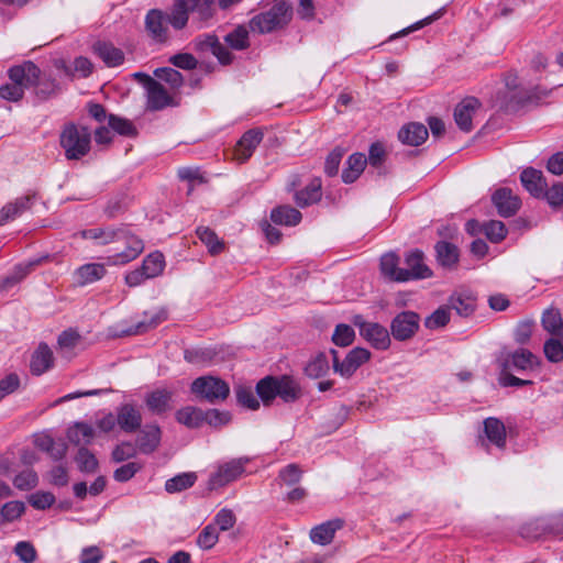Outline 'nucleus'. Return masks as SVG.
Listing matches in <instances>:
<instances>
[{
  "instance_id": "58",
  "label": "nucleus",
  "mask_w": 563,
  "mask_h": 563,
  "mask_svg": "<svg viewBox=\"0 0 563 563\" xmlns=\"http://www.w3.org/2000/svg\"><path fill=\"white\" fill-rule=\"evenodd\" d=\"M543 353L549 362L561 363L563 362V343L556 338H550L543 344Z\"/></svg>"
},
{
  "instance_id": "51",
  "label": "nucleus",
  "mask_w": 563,
  "mask_h": 563,
  "mask_svg": "<svg viewBox=\"0 0 563 563\" xmlns=\"http://www.w3.org/2000/svg\"><path fill=\"white\" fill-rule=\"evenodd\" d=\"M329 368V361L325 353L320 352L308 362L305 367V373L310 378H319L324 376Z\"/></svg>"
},
{
  "instance_id": "16",
  "label": "nucleus",
  "mask_w": 563,
  "mask_h": 563,
  "mask_svg": "<svg viewBox=\"0 0 563 563\" xmlns=\"http://www.w3.org/2000/svg\"><path fill=\"white\" fill-rule=\"evenodd\" d=\"M360 334L376 350H387L390 346V332L377 322L360 324Z\"/></svg>"
},
{
  "instance_id": "37",
  "label": "nucleus",
  "mask_w": 563,
  "mask_h": 563,
  "mask_svg": "<svg viewBox=\"0 0 563 563\" xmlns=\"http://www.w3.org/2000/svg\"><path fill=\"white\" fill-rule=\"evenodd\" d=\"M301 219V212L288 205L278 206L271 211V220L278 225L295 227Z\"/></svg>"
},
{
  "instance_id": "21",
  "label": "nucleus",
  "mask_w": 563,
  "mask_h": 563,
  "mask_svg": "<svg viewBox=\"0 0 563 563\" xmlns=\"http://www.w3.org/2000/svg\"><path fill=\"white\" fill-rule=\"evenodd\" d=\"M49 256L45 255L38 258L30 260L26 263H20L14 266L13 272L1 279L0 282V292H3L16 284H19L21 280H23L33 269L42 264L43 262L48 261Z\"/></svg>"
},
{
  "instance_id": "61",
  "label": "nucleus",
  "mask_w": 563,
  "mask_h": 563,
  "mask_svg": "<svg viewBox=\"0 0 563 563\" xmlns=\"http://www.w3.org/2000/svg\"><path fill=\"white\" fill-rule=\"evenodd\" d=\"M56 498L51 492L37 490L29 497L30 505L37 510H45L51 508Z\"/></svg>"
},
{
  "instance_id": "30",
  "label": "nucleus",
  "mask_w": 563,
  "mask_h": 563,
  "mask_svg": "<svg viewBox=\"0 0 563 563\" xmlns=\"http://www.w3.org/2000/svg\"><path fill=\"white\" fill-rule=\"evenodd\" d=\"M107 274L106 265L102 263H87L74 273L77 285L86 286L102 279Z\"/></svg>"
},
{
  "instance_id": "63",
  "label": "nucleus",
  "mask_w": 563,
  "mask_h": 563,
  "mask_svg": "<svg viewBox=\"0 0 563 563\" xmlns=\"http://www.w3.org/2000/svg\"><path fill=\"white\" fill-rule=\"evenodd\" d=\"M168 63L174 67L184 70H194L198 66L197 58L190 53H177L168 58Z\"/></svg>"
},
{
  "instance_id": "8",
  "label": "nucleus",
  "mask_w": 563,
  "mask_h": 563,
  "mask_svg": "<svg viewBox=\"0 0 563 563\" xmlns=\"http://www.w3.org/2000/svg\"><path fill=\"white\" fill-rule=\"evenodd\" d=\"M247 462L249 459H233L218 465L217 470L209 476L208 488L216 490L239 479L245 472Z\"/></svg>"
},
{
  "instance_id": "49",
  "label": "nucleus",
  "mask_w": 563,
  "mask_h": 563,
  "mask_svg": "<svg viewBox=\"0 0 563 563\" xmlns=\"http://www.w3.org/2000/svg\"><path fill=\"white\" fill-rule=\"evenodd\" d=\"M108 125L109 128L118 133L119 135L126 137H134L137 135V129L133 124V122L126 118H122L117 114H109L108 117Z\"/></svg>"
},
{
  "instance_id": "40",
  "label": "nucleus",
  "mask_w": 563,
  "mask_h": 563,
  "mask_svg": "<svg viewBox=\"0 0 563 563\" xmlns=\"http://www.w3.org/2000/svg\"><path fill=\"white\" fill-rule=\"evenodd\" d=\"M225 44L234 51L247 49L250 43V29L244 24L236 25L224 36Z\"/></svg>"
},
{
  "instance_id": "31",
  "label": "nucleus",
  "mask_w": 563,
  "mask_h": 563,
  "mask_svg": "<svg viewBox=\"0 0 563 563\" xmlns=\"http://www.w3.org/2000/svg\"><path fill=\"white\" fill-rule=\"evenodd\" d=\"M31 88L34 90V93L37 97V99L44 101L57 95L59 90V84L52 76L43 75L42 70L38 68L36 78L30 85V89Z\"/></svg>"
},
{
  "instance_id": "38",
  "label": "nucleus",
  "mask_w": 563,
  "mask_h": 563,
  "mask_svg": "<svg viewBox=\"0 0 563 563\" xmlns=\"http://www.w3.org/2000/svg\"><path fill=\"white\" fill-rule=\"evenodd\" d=\"M301 396L299 384L288 375L277 376V397L284 402H295Z\"/></svg>"
},
{
  "instance_id": "54",
  "label": "nucleus",
  "mask_w": 563,
  "mask_h": 563,
  "mask_svg": "<svg viewBox=\"0 0 563 563\" xmlns=\"http://www.w3.org/2000/svg\"><path fill=\"white\" fill-rule=\"evenodd\" d=\"M483 233L492 243H500L506 239L508 230L504 222L490 220L483 224Z\"/></svg>"
},
{
  "instance_id": "22",
  "label": "nucleus",
  "mask_w": 563,
  "mask_h": 563,
  "mask_svg": "<svg viewBox=\"0 0 563 563\" xmlns=\"http://www.w3.org/2000/svg\"><path fill=\"white\" fill-rule=\"evenodd\" d=\"M117 423L125 433H134L142 426V415L132 404H123L117 409Z\"/></svg>"
},
{
  "instance_id": "53",
  "label": "nucleus",
  "mask_w": 563,
  "mask_h": 563,
  "mask_svg": "<svg viewBox=\"0 0 563 563\" xmlns=\"http://www.w3.org/2000/svg\"><path fill=\"white\" fill-rule=\"evenodd\" d=\"M75 462L80 472L88 474L95 473L99 466L97 457L86 446L79 448Z\"/></svg>"
},
{
  "instance_id": "60",
  "label": "nucleus",
  "mask_w": 563,
  "mask_h": 563,
  "mask_svg": "<svg viewBox=\"0 0 563 563\" xmlns=\"http://www.w3.org/2000/svg\"><path fill=\"white\" fill-rule=\"evenodd\" d=\"M344 153V148L336 146L328 154L324 162V173L327 176L333 177L338 175Z\"/></svg>"
},
{
  "instance_id": "3",
  "label": "nucleus",
  "mask_w": 563,
  "mask_h": 563,
  "mask_svg": "<svg viewBox=\"0 0 563 563\" xmlns=\"http://www.w3.org/2000/svg\"><path fill=\"white\" fill-rule=\"evenodd\" d=\"M90 128L66 122L59 132L58 143L67 161H80L91 151Z\"/></svg>"
},
{
  "instance_id": "34",
  "label": "nucleus",
  "mask_w": 563,
  "mask_h": 563,
  "mask_svg": "<svg viewBox=\"0 0 563 563\" xmlns=\"http://www.w3.org/2000/svg\"><path fill=\"white\" fill-rule=\"evenodd\" d=\"M178 423L188 429H199L205 424L203 409L196 406H185L175 412Z\"/></svg>"
},
{
  "instance_id": "29",
  "label": "nucleus",
  "mask_w": 563,
  "mask_h": 563,
  "mask_svg": "<svg viewBox=\"0 0 563 563\" xmlns=\"http://www.w3.org/2000/svg\"><path fill=\"white\" fill-rule=\"evenodd\" d=\"M428 129L419 122L405 124L398 132L401 143L409 146H419L428 139Z\"/></svg>"
},
{
  "instance_id": "44",
  "label": "nucleus",
  "mask_w": 563,
  "mask_h": 563,
  "mask_svg": "<svg viewBox=\"0 0 563 563\" xmlns=\"http://www.w3.org/2000/svg\"><path fill=\"white\" fill-rule=\"evenodd\" d=\"M255 391L264 406H269L277 397V376H266L256 384Z\"/></svg>"
},
{
  "instance_id": "50",
  "label": "nucleus",
  "mask_w": 563,
  "mask_h": 563,
  "mask_svg": "<svg viewBox=\"0 0 563 563\" xmlns=\"http://www.w3.org/2000/svg\"><path fill=\"white\" fill-rule=\"evenodd\" d=\"M25 512V505L20 500H11L0 508V526L13 522Z\"/></svg>"
},
{
  "instance_id": "42",
  "label": "nucleus",
  "mask_w": 563,
  "mask_h": 563,
  "mask_svg": "<svg viewBox=\"0 0 563 563\" xmlns=\"http://www.w3.org/2000/svg\"><path fill=\"white\" fill-rule=\"evenodd\" d=\"M198 479L195 472H185L175 475L165 482V490L168 494H176L189 489Z\"/></svg>"
},
{
  "instance_id": "10",
  "label": "nucleus",
  "mask_w": 563,
  "mask_h": 563,
  "mask_svg": "<svg viewBox=\"0 0 563 563\" xmlns=\"http://www.w3.org/2000/svg\"><path fill=\"white\" fill-rule=\"evenodd\" d=\"M191 44L194 51L199 54L210 52L223 66L231 65L234 60V55L219 41L216 34H200L192 40Z\"/></svg>"
},
{
  "instance_id": "11",
  "label": "nucleus",
  "mask_w": 563,
  "mask_h": 563,
  "mask_svg": "<svg viewBox=\"0 0 563 563\" xmlns=\"http://www.w3.org/2000/svg\"><path fill=\"white\" fill-rule=\"evenodd\" d=\"M333 371L342 377H351L364 363L371 358V352L365 347L352 349L341 362L336 350L331 349Z\"/></svg>"
},
{
  "instance_id": "19",
  "label": "nucleus",
  "mask_w": 563,
  "mask_h": 563,
  "mask_svg": "<svg viewBox=\"0 0 563 563\" xmlns=\"http://www.w3.org/2000/svg\"><path fill=\"white\" fill-rule=\"evenodd\" d=\"M481 107V102L475 97L464 98L454 109V120L459 129L463 132L473 130V115Z\"/></svg>"
},
{
  "instance_id": "62",
  "label": "nucleus",
  "mask_w": 563,
  "mask_h": 563,
  "mask_svg": "<svg viewBox=\"0 0 563 563\" xmlns=\"http://www.w3.org/2000/svg\"><path fill=\"white\" fill-rule=\"evenodd\" d=\"M219 540L217 528L213 525L206 526L197 538V544L203 550L212 549Z\"/></svg>"
},
{
  "instance_id": "2",
  "label": "nucleus",
  "mask_w": 563,
  "mask_h": 563,
  "mask_svg": "<svg viewBox=\"0 0 563 563\" xmlns=\"http://www.w3.org/2000/svg\"><path fill=\"white\" fill-rule=\"evenodd\" d=\"M294 7L288 0H276L273 5L253 15L249 21L251 32L265 35L286 29L292 20Z\"/></svg>"
},
{
  "instance_id": "32",
  "label": "nucleus",
  "mask_w": 563,
  "mask_h": 563,
  "mask_svg": "<svg viewBox=\"0 0 563 563\" xmlns=\"http://www.w3.org/2000/svg\"><path fill=\"white\" fill-rule=\"evenodd\" d=\"M437 261L444 268H454L460 258V252L455 244L448 241H439L434 245Z\"/></svg>"
},
{
  "instance_id": "26",
  "label": "nucleus",
  "mask_w": 563,
  "mask_h": 563,
  "mask_svg": "<svg viewBox=\"0 0 563 563\" xmlns=\"http://www.w3.org/2000/svg\"><path fill=\"white\" fill-rule=\"evenodd\" d=\"M92 53L98 56L107 67H118L124 62V53L111 42L97 41L92 45Z\"/></svg>"
},
{
  "instance_id": "45",
  "label": "nucleus",
  "mask_w": 563,
  "mask_h": 563,
  "mask_svg": "<svg viewBox=\"0 0 563 563\" xmlns=\"http://www.w3.org/2000/svg\"><path fill=\"white\" fill-rule=\"evenodd\" d=\"M218 352L212 347H192L184 351V360L194 365L210 364Z\"/></svg>"
},
{
  "instance_id": "35",
  "label": "nucleus",
  "mask_w": 563,
  "mask_h": 563,
  "mask_svg": "<svg viewBox=\"0 0 563 563\" xmlns=\"http://www.w3.org/2000/svg\"><path fill=\"white\" fill-rule=\"evenodd\" d=\"M484 433L490 443L499 449L506 446V427L504 422L495 417H489L484 420Z\"/></svg>"
},
{
  "instance_id": "17",
  "label": "nucleus",
  "mask_w": 563,
  "mask_h": 563,
  "mask_svg": "<svg viewBox=\"0 0 563 563\" xmlns=\"http://www.w3.org/2000/svg\"><path fill=\"white\" fill-rule=\"evenodd\" d=\"M263 137L264 133L260 128L250 129L244 132L234 147L235 158L240 163L247 162L263 141Z\"/></svg>"
},
{
  "instance_id": "6",
  "label": "nucleus",
  "mask_w": 563,
  "mask_h": 563,
  "mask_svg": "<svg viewBox=\"0 0 563 563\" xmlns=\"http://www.w3.org/2000/svg\"><path fill=\"white\" fill-rule=\"evenodd\" d=\"M190 391L197 399L213 405L224 401L229 397L230 386L218 376L205 375L194 379L190 385Z\"/></svg>"
},
{
  "instance_id": "20",
  "label": "nucleus",
  "mask_w": 563,
  "mask_h": 563,
  "mask_svg": "<svg viewBox=\"0 0 563 563\" xmlns=\"http://www.w3.org/2000/svg\"><path fill=\"white\" fill-rule=\"evenodd\" d=\"M37 195L35 191L18 197L14 201L8 202L0 209V227L20 217L30 210L34 205Z\"/></svg>"
},
{
  "instance_id": "52",
  "label": "nucleus",
  "mask_w": 563,
  "mask_h": 563,
  "mask_svg": "<svg viewBox=\"0 0 563 563\" xmlns=\"http://www.w3.org/2000/svg\"><path fill=\"white\" fill-rule=\"evenodd\" d=\"M154 76L165 81L174 90H178L184 85V76L180 71L173 67H159L154 70Z\"/></svg>"
},
{
  "instance_id": "36",
  "label": "nucleus",
  "mask_w": 563,
  "mask_h": 563,
  "mask_svg": "<svg viewBox=\"0 0 563 563\" xmlns=\"http://www.w3.org/2000/svg\"><path fill=\"white\" fill-rule=\"evenodd\" d=\"M399 262L400 258L396 253L389 252L384 254L379 263L382 275L390 282L404 283V278H401L404 268L399 267Z\"/></svg>"
},
{
  "instance_id": "64",
  "label": "nucleus",
  "mask_w": 563,
  "mask_h": 563,
  "mask_svg": "<svg viewBox=\"0 0 563 563\" xmlns=\"http://www.w3.org/2000/svg\"><path fill=\"white\" fill-rule=\"evenodd\" d=\"M366 159L372 167L380 169L386 159V151L384 144L380 142H374L371 144L368 150V157Z\"/></svg>"
},
{
  "instance_id": "28",
  "label": "nucleus",
  "mask_w": 563,
  "mask_h": 563,
  "mask_svg": "<svg viewBox=\"0 0 563 563\" xmlns=\"http://www.w3.org/2000/svg\"><path fill=\"white\" fill-rule=\"evenodd\" d=\"M162 431L158 424H147L140 431L136 445L141 453L152 454L161 443Z\"/></svg>"
},
{
  "instance_id": "5",
  "label": "nucleus",
  "mask_w": 563,
  "mask_h": 563,
  "mask_svg": "<svg viewBox=\"0 0 563 563\" xmlns=\"http://www.w3.org/2000/svg\"><path fill=\"white\" fill-rule=\"evenodd\" d=\"M118 242L124 244V249L107 256L106 264L111 266H123L136 260L145 249L143 239L133 231L131 224L119 225Z\"/></svg>"
},
{
  "instance_id": "41",
  "label": "nucleus",
  "mask_w": 563,
  "mask_h": 563,
  "mask_svg": "<svg viewBox=\"0 0 563 563\" xmlns=\"http://www.w3.org/2000/svg\"><path fill=\"white\" fill-rule=\"evenodd\" d=\"M196 234L199 238V240L206 245L208 252L211 255H219L224 251V242L220 240L217 233L209 227H198L196 229Z\"/></svg>"
},
{
  "instance_id": "33",
  "label": "nucleus",
  "mask_w": 563,
  "mask_h": 563,
  "mask_svg": "<svg viewBox=\"0 0 563 563\" xmlns=\"http://www.w3.org/2000/svg\"><path fill=\"white\" fill-rule=\"evenodd\" d=\"M367 164L365 154L353 153L349 156L345 167L342 170V181L344 184H353L364 172Z\"/></svg>"
},
{
  "instance_id": "59",
  "label": "nucleus",
  "mask_w": 563,
  "mask_h": 563,
  "mask_svg": "<svg viewBox=\"0 0 563 563\" xmlns=\"http://www.w3.org/2000/svg\"><path fill=\"white\" fill-rule=\"evenodd\" d=\"M450 322L449 308L439 307L430 316L424 319V327L435 330L445 327Z\"/></svg>"
},
{
  "instance_id": "57",
  "label": "nucleus",
  "mask_w": 563,
  "mask_h": 563,
  "mask_svg": "<svg viewBox=\"0 0 563 563\" xmlns=\"http://www.w3.org/2000/svg\"><path fill=\"white\" fill-rule=\"evenodd\" d=\"M355 339L354 329L345 323H340L335 327L332 334V342L341 347L349 346Z\"/></svg>"
},
{
  "instance_id": "4",
  "label": "nucleus",
  "mask_w": 563,
  "mask_h": 563,
  "mask_svg": "<svg viewBox=\"0 0 563 563\" xmlns=\"http://www.w3.org/2000/svg\"><path fill=\"white\" fill-rule=\"evenodd\" d=\"M38 66L32 60H24L8 69L10 82L0 87V98L11 102H18L24 97V91L36 78Z\"/></svg>"
},
{
  "instance_id": "23",
  "label": "nucleus",
  "mask_w": 563,
  "mask_h": 563,
  "mask_svg": "<svg viewBox=\"0 0 563 563\" xmlns=\"http://www.w3.org/2000/svg\"><path fill=\"white\" fill-rule=\"evenodd\" d=\"M343 527L344 520L341 518L328 520L314 526L310 530V540L316 544L328 545L333 541L335 532L341 530Z\"/></svg>"
},
{
  "instance_id": "18",
  "label": "nucleus",
  "mask_w": 563,
  "mask_h": 563,
  "mask_svg": "<svg viewBox=\"0 0 563 563\" xmlns=\"http://www.w3.org/2000/svg\"><path fill=\"white\" fill-rule=\"evenodd\" d=\"M174 391L167 388H156L145 396L148 411L155 416H164L173 409Z\"/></svg>"
},
{
  "instance_id": "56",
  "label": "nucleus",
  "mask_w": 563,
  "mask_h": 563,
  "mask_svg": "<svg viewBox=\"0 0 563 563\" xmlns=\"http://www.w3.org/2000/svg\"><path fill=\"white\" fill-rule=\"evenodd\" d=\"M37 484H38V475L32 468H27V470L20 472L13 478L14 487L20 490H30V489L36 487Z\"/></svg>"
},
{
  "instance_id": "39",
  "label": "nucleus",
  "mask_w": 563,
  "mask_h": 563,
  "mask_svg": "<svg viewBox=\"0 0 563 563\" xmlns=\"http://www.w3.org/2000/svg\"><path fill=\"white\" fill-rule=\"evenodd\" d=\"M449 308L454 309L461 317L467 318L476 309V298L466 292H454L449 298Z\"/></svg>"
},
{
  "instance_id": "27",
  "label": "nucleus",
  "mask_w": 563,
  "mask_h": 563,
  "mask_svg": "<svg viewBox=\"0 0 563 563\" xmlns=\"http://www.w3.org/2000/svg\"><path fill=\"white\" fill-rule=\"evenodd\" d=\"M322 180L320 177H313L305 188L295 190L294 201L300 208L309 207L321 200Z\"/></svg>"
},
{
  "instance_id": "48",
  "label": "nucleus",
  "mask_w": 563,
  "mask_h": 563,
  "mask_svg": "<svg viewBox=\"0 0 563 563\" xmlns=\"http://www.w3.org/2000/svg\"><path fill=\"white\" fill-rule=\"evenodd\" d=\"M234 393L239 406L250 410H257L260 408V400L254 394L252 386L244 384L235 385Z\"/></svg>"
},
{
  "instance_id": "46",
  "label": "nucleus",
  "mask_w": 563,
  "mask_h": 563,
  "mask_svg": "<svg viewBox=\"0 0 563 563\" xmlns=\"http://www.w3.org/2000/svg\"><path fill=\"white\" fill-rule=\"evenodd\" d=\"M542 328L553 336H563V319L559 309H547L541 318Z\"/></svg>"
},
{
  "instance_id": "24",
  "label": "nucleus",
  "mask_w": 563,
  "mask_h": 563,
  "mask_svg": "<svg viewBox=\"0 0 563 563\" xmlns=\"http://www.w3.org/2000/svg\"><path fill=\"white\" fill-rule=\"evenodd\" d=\"M54 365V355L47 343L41 342L31 355L30 371L40 376Z\"/></svg>"
},
{
  "instance_id": "13",
  "label": "nucleus",
  "mask_w": 563,
  "mask_h": 563,
  "mask_svg": "<svg viewBox=\"0 0 563 563\" xmlns=\"http://www.w3.org/2000/svg\"><path fill=\"white\" fill-rule=\"evenodd\" d=\"M424 253L415 249L405 254V265L404 273L401 278H404V283L409 280H421L428 279L433 276L432 269L426 264Z\"/></svg>"
},
{
  "instance_id": "9",
  "label": "nucleus",
  "mask_w": 563,
  "mask_h": 563,
  "mask_svg": "<svg viewBox=\"0 0 563 563\" xmlns=\"http://www.w3.org/2000/svg\"><path fill=\"white\" fill-rule=\"evenodd\" d=\"M135 78L143 80L147 92V108L153 111H159L167 107L178 106L166 88L157 80L145 73H135Z\"/></svg>"
},
{
  "instance_id": "15",
  "label": "nucleus",
  "mask_w": 563,
  "mask_h": 563,
  "mask_svg": "<svg viewBox=\"0 0 563 563\" xmlns=\"http://www.w3.org/2000/svg\"><path fill=\"white\" fill-rule=\"evenodd\" d=\"M492 202L497 209V213L503 218L515 216L521 207L519 196L507 187L496 189L492 195Z\"/></svg>"
},
{
  "instance_id": "7",
  "label": "nucleus",
  "mask_w": 563,
  "mask_h": 563,
  "mask_svg": "<svg viewBox=\"0 0 563 563\" xmlns=\"http://www.w3.org/2000/svg\"><path fill=\"white\" fill-rule=\"evenodd\" d=\"M552 91L553 89H548L539 85L530 89L521 88L510 95H506L504 109L507 112L514 113L531 107H539L544 103Z\"/></svg>"
},
{
  "instance_id": "14",
  "label": "nucleus",
  "mask_w": 563,
  "mask_h": 563,
  "mask_svg": "<svg viewBox=\"0 0 563 563\" xmlns=\"http://www.w3.org/2000/svg\"><path fill=\"white\" fill-rule=\"evenodd\" d=\"M539 365L540 360L537 355L528 349L520 347L507 355L501 363L500 372H527L532 371Z\"/></svg>"
},
{
  "instance_id": "43",
  "label": "nucleus",
  "mask_w": 563,
  "mask_h": 563,
  "mask_svg": "<svg viewBox=\"0 0 563 563\" xmlns=\"http://www.w3.org/2000/svg\"><path fill=\"white\" fill-rule=\"evenodd\" d=\"M145 277L155 278L163 274L165 268V257L162 252L154 251L146 255L141 264Z\"/></svg>"
},
{
  "instance_id": "55",
  "label": "nucleus",
  "mask_w": 563,
  "mask_h": 563,
  "mask_svg": "<svg viewBox=\"0 0 563 563\" xmlns=\"http://www.w3.org/2000/svg\"><path fill=\"white\" fill-rule=\"evenodd\" d=\"M205 423L212 428H221L230 423L232 416L230 411L210 408L203 410Z\"/></svg>"
},
{
  "instance_id": "47",
  "label": "nucleus",
  "mask_w": 563,
  "mask_h": 563,
  "mask_svg": "<svg viewBox=\"0 0 563 563\" xmlns=\"http://www.w3.org/2000/svg\"><path fill=\"white\" fill-rule=\"evenodd\" d=\"M93 435L92 427L86 422H76L67 430V438L75 445L89 444Z\"/></svg>"
},
{
  "instance_id": "25",
  "label": "nucleus",
  "mask_w": 563,
  "mask_h": 563,
  "mask_svg": "<svg viewBox=\"0 0 563 563\" xmlns=\"http://www.w3.org/2000/svg\"><path fill=\"white\" fill-rule=\"evenodd\" d=\"M523 188L534 198H543L547 180L541 170L533 167L523 169L520 174Z\"/></svg>"
},
{
  "instance_id": "12",
  "label": "nucleus",
  "mask_w": 563,
  "mask_h": 563,
  "mask_svg": "<svg viewBox=\"0 0 563 563\" xmlns=\"http://www.w3.org/2000/svg\"><path fill=\"white\" fill-rule=\"evenodd\" d=\"M420 314L411 310L397 313L390 322V334L399 342L412 339L420 328Z\"/></svg>"
},
{
  "instance_id": "1",
  "label": "nucleus",
  "mask_w": 563,
  "mask_h": 563,
  "mask_svg": "<svg viewBox=\"0 0 563 563\" xmlns=\"http://www.w3.org/2000/svg\"><path fill=\"white\" fill-rule=\"evenodd\" d=\"M214 12V0H174L169 13L159 9H151L146 13L145 30L155 43L165 44L169 40L168 24L180 31L187 26L189 13L206 22L213 18Z\"/></svg>"
}]
</instances>
